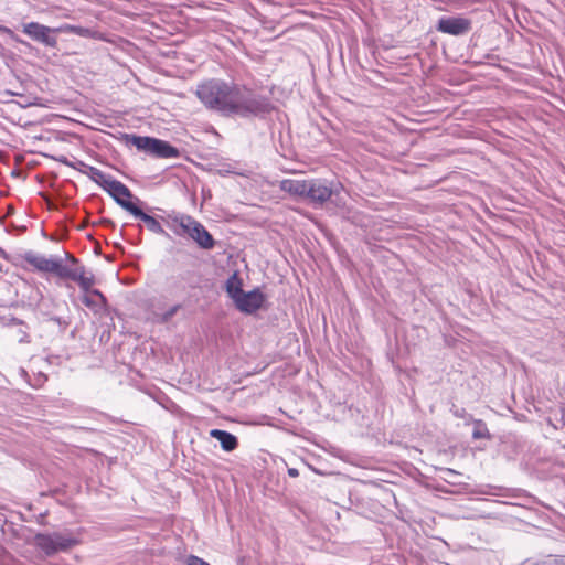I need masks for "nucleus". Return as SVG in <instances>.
I'll return each instance as SVG.
<instances>
[{
	"label": "nucleus",
	"instance_id": "29",
	"mask_svg": "<svg viewBox=\"0 0 565 565\" xmlns=\"http://www.w3.org/2000/svg\"><path fill=\"white\" fill-rule=\"evenodd\" d=\"M562 420L565 424V408L562 409Z\"/></svg>",
	"mask_w": 565,
	"mask_h": 565
},
{
	"label": "nucleus",
	"instance_id": "4",
	"mask_svg": "<svg viewBox=\"0 0 565 565\" xmlns=\"http://www.w3.org/2000/svg\"><path fill=\"white\" fill-rule=\"evenodd\" d=\"M230 85L220 79H210L198 86L196 96L206 108L224 115Z\"/></svg>",
	"mask_w": 565,
	"mask_h": 565
},
{
	"label": "nucleus",
	"instance_id": "3",
	"mask_svg": "<svg viewBox=\"0 0 565 565\" xmlns=\"http://www.w3.org/2000/svg\"><path fill=\"white\" fill-rule=\"evenodd\" d=\"M85 173L127 212L130 213L137 206L130 201L132 198L131 191L122 182L92 166H86Z\"/></svg>",
	"mask_w": 565,
	"mask_h": 565
},
{
	"label": "nucleus",
	"instance_id": "19",
	"mask_svg": "<svg viewBox=\"0 0 565 565\" xmlns=\"http://www.w3.org/2000/svg\"><path fill=\"white\" fill-rule=\"evenodd\" d=\"M180 308L181 305H174L162 313H153L150 320L156 323H167L177 315Z\"/></svg>",
	"mask_w": 565,
	"mask_h": 565
},
{
	"label": "nucleus",
	"instance_id": "10",
	"mask_svg": "<svg viewBox=\"0 0 565 565\" xmlns=\"http://www.w3.org/2000/svg\"><path fill=\"white\" fill-rule=\"evenodd\" d=\"M471 29L470 20L462 17H444L438 20L437 30L439 32L460 35L469 32Z\"/></svg>",
	"mask_w": 565,
	"mask_h": 565
},
{
	"label": "nucleus",
	"instance_id": "26",
	"mask_svg": "<svg viewBox=\"0 0 565 565\" xmlns=\"http://www.w3.org/2000/svg\"><path fill=\"white\" fill-rule=\"evenodd\" d=\"M54 32L72 33L73 32V25L72 24L61 25L60 28L55 29Z\"/></svg>",
	"mask_w": 565,
	"mask_h": 565
},
{
	"label": "nucleus",
	"instance_id": "12",
	"mask_svg": "<svg viewBox=\"0 0 565 565\" xmlns=\"http://www.w3.org/2000/svg\"><path fill=\"white\" fill-rule=\"evenodd\" d=\"M25 262L32 265L36 270L42 273H51L53 274L54 266L57 258L54 257H45L43 255L35 254L33 252H28L24 255Z\"/></svg>",
	"mask_w": 565,
	"mask_h": 565
},
{
	"label": "nucleus",
	"instance_id": "14",
	"mask_svg": "<svg viewBox=\"0 0 565 565\" xmlns=\"http://www.w3.org/2000/svg\"><path fill=\"white\" fill-rule=\"evenodd\" d=\"M131 215H134L135 217L141 220L147 228L152 232V233H156V234H159V235H168L166 233V231L163 230V227L161 226V224L159 223V221H157L153 216L145 213L141 209H139L138 206H136L131 212H130Z\"/></svg>",
	"mask_w": 565,
	"mask_h": 565
},
{
	"label": "nucleus",
	"instance_id": "1",
	"mask_svg": "<svg viewBox=\"0 0 565 565\" xmlns=\"http://www.w3.org/2000/svg\"><path fill=\"white\" fill-rule=\"evenodd\" d=\"M224 115L249 117L270 109L269 100L253 89L238 84H231Z\"/></svg>",
	"mask_w": 565,
	"mask_h": 565
},
{
	"label": "nucleus",
	"instance_id": "28",
	"mask_svg": "<svg viewBox=\"0 0 565 565\" xmlns=\"http://www.w3.org/2000/svg\"><path fill=\"white\" fill-rule=\"evenodd\" d=\"M288 473L291 476V477H297L298 476V471L296 469H289L288 470Z\"/></svg>",
	"mask_w": 565,
	"mask_h": 565
},
{
	"label": "nucleus",
	"instance_id": "9",
	"mask_svg": "<svg viewBox=\"0 0 565 565\" xmlns=\"http://www.w3.org/2000/svg\"><path fill=\"white\" fill-rule=\"evenodd\" d=\"M53 32V29L38 22H30L23 25L24 34L50 47H55L57 44L56 38L52 35Z\"/></svg>",
	"mask_w": 565,
	"mask_h": 565
},
{
	"label": "nucleus",
	"instance_id": "16",
	"mask_svg": "<svg viewBox=\"0 0 565 565\" xmlns=\"http://www.w3.org/2000/svg\"><path fill=\"white\" fill-rule=\"evenodd\" d=\"M83 303L95 312L102 311L106 307V298L99 290H92L82 297Z\"/></svg>",
	"mask_w": 565,
	"mask_h": 565
},
{
	"label": "nucleus",
	"instance_id": "8",
	"mask_svg": "<svg viewBox=\"0 0 565 565\" xmlns=\"http://www.w3.org/2000/svg\"><path fill=\"white\" fill-rule=\"evenodd\" d=\"M342 185L340 183L329 182L322 179L308 180L307 198L313 205H322L332 201L337 205L342 203L340 198Z\"/></svg>",
	"mask_w": 565,
	"mask_h": 565
},
{
	"label": "nucleus",
	"instance_id": "22",
	"mask_svg": "<svg viewBox=\"0 0 565 565\" xmlns=\"http://www.w3.org/2000/svg\"><path fill=\"white\" fill-rule=\"evenodd\" d=\"M477 2H479V0H449L448 6H451L456 9H463Z\"/></svg>",
	"mask_w": 565,
	"mask_h": 565
},
{
	"label": "nucleus",
	"instance_id": "27",
	"mask_svg": "<svg viewBox=\"0 0 565 565\" xmlns=\"http://www.w3.org/2000/svg\"><path fill=\"white\" fill-rule=\"evenodd\" d=\"M0 32L11 33V30L9 28H7V26L0 25Z\"/></svg>",
	"mask_w": 565,
	"mask_h": 565
},
{
	"label": "nucleus",
	"instance_id": "15",
	"mask_svg": "<svg viewBox=\"0 0 565 565\" xmlns=\"http://www.w3.org/2000/svg\"><path fill=\"white\" fill-rule=\"evenodd\" d=\"M210 436L218 440L222 449L225 451H233L238 445L237 438L225 430L212 429Z\"/></svg>",
	"mask_w": 565,
	"mask_h": 565
},
{
	"label": "nucleus",
	"instance_id": "11",
	"mask_svg": "<svg viewBox=\"0 0 565 565\" xmlns=\"http://www.w3.org/2000/svg\"><path fill=\"white\" fill-rule=\"evenodd\" d=\"M265 300L263 292L259 289L252 291H243L235 300L236 307L245 313H254L257 311Z\"/></svg>",
	"mask_w": 565,
	"mask_h": 565
},
{
	"label": "nucleus",
	"instance_id": "23",
	"mask_svg": "<svg viewBox=\"0 0 565 565\" xmlns=\"http://www.w3.org/2000/svg\"><path fill=\"white\" fill-rule=\"evenodd\" d=\"M72 33L76 34V35H79V36H89L92 32L87 28H83V26H78V25H73V32Z\"/></svg>",
	"mask_w": 565,
	"mask_h": 565
},
{
	"label": "nucleus",
	"instance_id": "21",
	"mask_svg": "<svg viewBox=\"0 0 565 565\" xmlns=\"http://www.w3.org/2000/svg\"><path fill=\"white\" fill-rule=\"evenodd\" d=\"M15 338L20 343L30 342V337L26 327L22 322L17 323Z\"/></svg>",
	"mask_w": 565,
	"mask_h": 565
},
{
	"label": "nucleus",
	"instance_id": "6",
	"mask_svg": "<svg viewBox=\"0 0 565 565\" xmlns=\"http://www.w3.org/2000/svg\"><path fill=\"white\" fill-rule=\"evenodd\" d=\"M127 145L136 147L139 151L156 158H177L179 150L171 146L168 141L153 137H143L136 135H125Z\"/></svg>",
	"mask_w": 565,
	"mask_h": 565
},
{
	"label": "nucleus",
	"instance_id": "17",
	"mask_svg": "<svg viewBox=\"0 0 565 565\" xmlns=\"http://www.w3.org/2000/svg\"><path fill=\"white\" fill-rule=\"evenodd\" d=\"M81 268H70L66 265L63 264L61 259H56L53 274H55L57 277L62 279H71L75 280L77 274L79 273Z\"/></svg>",
	"mask_w": 565,
	"mask_h": 565
},
{
	"label": "nucleus",
	"instance_id": "20",
	"mask_svg": "<svg viewBox=\"0 0 565 565\" xmlns=\"http://www.w3.org/2000/svg\"><path fill=\"white\" fill-rule=\"evenodd\" d=\"M74 281H76L79 285V287L82 288L84 294L92 292V290H93L92 287L95 284L94 277L93 276H86L85 275V270H84L83 267H81V270L77 274V276H76Z\"/></svg>",
	"mask_w": 565,
	"mask_h": 565
},
{
	"label": "nucleus",
	"instance_id": "18",
	"mask_svg": "<svg viewBox=\"0 0 565 565\" xmlns=\"http://www.w3.org/2000/svg\"><path fill=\"white\" fill-rule=\"evenodd\" d=\"M226 291L233 301L244 291L242 280L236 273L226 280Z\"/></svg>",
	"mask_w": 565,
	"mask_h": 565
},
{
	"label": "nucleus",
	"instance_id": "13",
	"mask_svg": "<svg viewBox=\"0 0 565 565\" xmlns=\"http://www.w3.org/2000/svg\"><path fill=\"white\" fill-rule=\"evenodd\" d=\"M280 189L291 195L307 198L308 180L286 179L280 182Z\"/></svg>",
	"mask_w": 565,
	"mask_h": 565
},
{
	"label": "nucleus",
	"instance_id": "24",
	"mask_svg": "<svg viewBox=\"0 0 565 565\" xmlns=\"http://www.w3.org/2000/svg\"><path fill=\"white\" fill-rule=\"evenodd\" d=\"M472 437L475 439L489 437L488 429L486 427H478L473 430Z\"/></svg>",
	"mask_w": 565,
	"mask_h": 565
},
{
	"label": "nucleus",
	"instance_id": "2",
	"mask_svg": "<svg viewBox=\"0 0 565 565\" xmlns=\"http://www.w3.org/2000/svg\"><path fill=\"white\" fill-rule=\"evenodd\" d=\"M168 227L177 236H188L193 239L201 248L212 249L214 239L207 230L194 217L186 214L170 215Z\"/></svg>",
	"mask_w": 565,
	"mask_h": 565
},
{
	"label": "nucleus",
	"instance_id": "25",
	"mask_svg": "<svg viewBox=\"0 0 565 565\" xmlns=\"http://www.w3.org/2000/svg\"><path fill=\"white\" fill-rule=\"evenodd\" d=\"M50 320L58 324L63 330L68 326V321L61 317H51Z\"/></svg>",
	"mask_w": 565,
	"mask_h": 565
},
{
	"label": "nucleus",
	"instance_id": "7",
	"mask_svg": "<svg viewBox=\"0 0 565 565\" xmlns=\"http://www.w3.org/2000/svg\"><path fill=\"white\" fill-rule=\"evenodd\" d=\"M127 145L136 147L139 151L156 158H177L179 150L171 146L168 141L153 137H143L136 135H125Z\"/></svg>",
	"mask_w": 565,
	"mask_h": 565
},
{
	"label": "nucleus",
	"instance_id": "5",
	"mask_svg": "<svg viewBox=\"0 0 565 565\" xmlns=\"http://www.w3.org/2000/svg\"><path fill=\"white\" fill-rule=\"evenodd\" d=\"M79 544V540L71 531L52 533H38L34 536V545L46 556L66 552Z\"/></svg>",
	"mask_w": 565,
	"mask_h": 565
}]
</instances>
